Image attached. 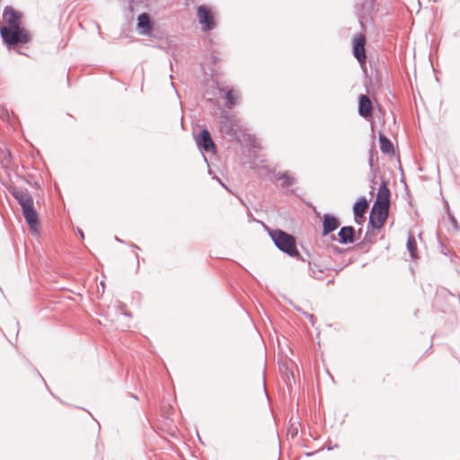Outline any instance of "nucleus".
Here are the masks:
<instances>
[{
	"instance_id": "1",
	"label": "nucleus",
	"mask_w": 460,
	"mask_h": 460,
	"mask_svg": "<svg viewBox=\"0 0 460 460\" xmlns=\"http://www.w3.org/2000/svg\"><path fill=\"white\" fill-rule=\"evenodd\" d=\"M269 234L276 247L289 255L290 257H297L299 252L296 248V238L290 234L281 229H273L269 231Z\"/></svg>"
},
{
	"instance_id": "2",
	"label": "nucleus",
	"mask_w": 460,
	"mask_h": 460,
	"mask_svg": "<svg viewBox=\"0 0 460 460\" xmlns=\"http://www.w3.org/2000/svg\"><path fill=\"white\" fill-rule=\"evenodd\" d=\"M0 35L8 49L26 44L31 40L30 33L21 25L10 28L1 27Z\"/></svg>"
},
{
	"instance_id": "3",
	"label": "nucleus",
	"mask_w": 460,
	"mask_h": 460,
	"mask_svg": "<svg viewBox=\"0 0 460 460\" xmlns=\"http://www.w3.org/2000/svg\"><path fill=\"white\" fill-rule=\"evenodd\" d=\"M389 208L388 207L373 204L367 226L374 229L382 228L388 217Z\"/></svg>"
},
{
	"instance_id": "4",
	"label": "nucleus",
	"mask_w": 460,
	"mask_h": 460,
	"mask_svg": "<svg viewBox=\"0 0 460 460\" xmlns=\"http://www.w3.org/2000/svg\"><path fill=\"white\" fill-rule=\"evenodd\" d=\"M366 37L359 33L353 38L352 51L353 56L359 63L363 70L366 69L367 55H366Z\"/></svg>"
},
{
	"instance_id": "5",
	"label": "nucleus",
	"mask_w": 460,
	"mask_h": 460,
	"mask_svg": "<svg viewBox=\"0 0 460 460\" xmlns=\"http://www.w3.org/2000/svg\"><path fill=\"white\" fill-rule=\"evenodd\" d=\"M197 16L203 31H212L216 27L214 15L207 5L202 4L198 7Z\"/></svg>"
},
{
	"instance_id": "6",
	"label": "nucleus",
	"mask_w": 460,
	"mask_h": 460,
	"mask_svg": "<svg viewBox=\"0 0 460 460\" xmlns=\"http://www.w3.org/2000/svg\"><path fill=\"white\" fill-rule=\"evenodd\" d=\"M9 192L18 201L22 211L34 205L33 199L27 189L13 186L9 189Z\"/></svg>"
},
{
	"instance_id": "7",
	"label": "nucleus",
	"mask_w": 460,
	"mask_h": 460,
	"mask_svg": "<svg viewBox=\"0 0 460 460\" xmlns=\"http://www.w3.org/2000/svg\"><path fill=\"white\" fill-rule=\"evenodd\" d=\"M3 20L5 25H0L1 27H16L22 23V13L10 5H6L3 11Z\"/></svg>"
},
{
	"instance_id": "8",
	"label": "nucleus",
	"mask_w": 460,
	"mask_h": 460,
	"mask_svg": "<svg viewBox=\"0 0 460 460\" xmlns=\"http://www.w3.org/2000/svg\"><path fill=\"white\" fill-rule=\"evenodd\" d=\"M356 230L351 226H341L338 232V237L335 234L331 235L332 241H337L341 244L353 243L356 240Z\"/></svg>"
},
{
	"instance_id": "9",
	"label": "nucleus",
	"mask_w": 460,
	"mask_h": 460,
	"mask_svg": "<svg viewBox=\"0 0 460 460\" xmlns=\"http://www.w3.org/2000/svg\"><path fill=\"white\" fill-rule=\"evenodd\" d=\"M220 131L221 133L234 137L237 130L234 120L228 115L226 111H223L219 117Z\"/></svg>"
},
{
	"instance_id": "10",
	"label": "nucleus",
	"mask_w": 460,
	"mask_h": 460,
	"mask_svg": "<svg viewBox=\"0 0 460 460\" xmlns=\"http://www.w3.org/2000/svg\"><path fill=\"white\" fill-rule=\"evenodd\" d=\"M197 145L199 148L206 152H215L216 146L211 138L210 133L208 128H202L196 139Z\"/></svg>"
},
{
	"instance_id": "11",
	"label": "nucleus",
	"mask_w": 460,
	"mask_h": 460,
	"mask_svg": "<svg viewBox=\"0 0 460 460\" xmlns=\"http://www.w3.org/2000/svg\"><path fill=\"white\" fill-rule=\"evenodd\" d=\"M154 28V22L150 15L143 13L137 17V31L141 35L149 36Z\"/></svg>"
},
{
	"instance_id": "12",
	"label": "nucleus",
	"mask_w": 460,
	"mask_h": 460,
	"mask_svg": "<svg viewBox=\"0 0 460 460\" xmlns=\"http://www.w3.org/2000/svg\"><path fill=\"white\" fill-rule=\"evenodd\" d=\"M323 223V236H327L335 231L341 225L340 220L334 215L326 213L323 214L322 218Z\"/></svg>"
},
{
	"instance_id": "13",
	"label": "nucleus",
	"mask_w": 460,
	"mask_h": 460,
	"mask_svg": "<svg viewBox=\"0 0 460 460\" xmlns=\"http://www.w3.org/2000/svg\"><path fill=\"white\" fill-rule=\"evenodd\" d=\"M390 198L391 192L387 186V181L382 180L374 204L390 208Z\"/></svg>"
},
{
	"instance_id": "14",
	"label": "nucleus",
	"mask_w": 460,
	"mask_h": 460,
	"mask_svg": "<svg viewBox=\"0 0 460 460\" xmlns=\"http://www.w3.org/2000/svg\"><path fill=\"white\" fill-rule=\"evenodd\" d=\"M368 208V201L365 197H360L353 206L354 220L356 224H362L365 220L364 214Z\"/></svg>"
},
{
	"instance_id": "15",
	"label": "nucleus",
	"mask_w": 460,
	"mask_h": 460,
	"mask_svg": "<svg viewBox=\"0 0 460 460\" xmlns=\"http://www.w3.org/2000/svg\"><path fill=\"white\" fill-rule=\"evenodd\" d=\"M27 225L31 231H37L40 227V219L34 205L22 211Z\"/></svg>"
},
{
	"instance_id": "16",
	"label": "nucleus",
	"mask_w": 460,
	"mask_h": 460,
	"mask_svg": "<svg viewBox=\"0 0 460 460\" xmlns=\"http://www.w3.org/2000/svg\"><path fill=\"white\" fill-rule=\"evenodd\" d=\"M373 105L370 99L365 95L360 94L358 96V114L367 119L372 116Z\"/></svg>"
},
{
	"instance_id": "17",
	"label": "nucleus",
	"mask_w": 460,
	"mask_h": 460,
	"mask_svg": "<svg viewBox=\"0 0 460 460\" xmlns=\"http://www.w3.org/2000/svg\"><path fill=\"white\" fill-rule=\"evenodd\" d=\"M380 149L382 153L386 155H394V149L392 141L383 133H379Z\"/></svg>"
},
{
	"instance_id": "18",
	"label": "nucleus",
	"mask_w": 460,
	"mask_h": 460,
	"mask_svg": "<svg viewBox=\"0 0 460 460\" xmlns=\"http://www.w3.org/2000/svg\"><path fill=\"white\" fill-rule=\"evenodd\" d=\"M276 179L278 181H281V187L288 188L295 184L296 180L292 176H290L287 172H279L276 174Z\"/></svg>"
},
{
	"instance_id": "19",
	"label": "nucleus",
	"mask_w": 460,
	"mask_h": 460,
	"mask_svg": "<svg viewBox=\"0 0 460 460\" xmlns=\"http://www.w3.org/2000/svg\"><path fill=\"white\" fill-rule=\"evenodd\" d=\"M407 250L411 257V259L417 258V243L412 234H409L408 240H407Z\"/></svg>"
},
{
	"instance_id": "20",
	"label": "nucleus",
	"mask_w": 460,
	"mask_h": 460,
	"mask_svg": "<svg viewBox=\"0 0 460 460\" xmlns=\"http://www.w3.org/2000/svg\"><path fill=\"white\" fill-rule=\"evenodd\" d=\"M226 100V107L232 109L236 104V96L233 90H227L225 94Z\"/></svg>"
},
{
	"instance_id": "21",
	"label": "nucleus",
	"mask_w": 460,
	"mask_h": 460,
	"mask_svg": "<svg viewBox=\"0 0 460 460\" xmlns=\"http://www.w3.org/2000/svg\"><path fill=\"white\" fill-rule=\"evenodd\" d=\"M375 0H364L360 5L363 12L370 13L374 9Z\"/></svg>"
},
{
	"instance_id": "22",
	"label": "nucleus",
	"mask_w": 460,
	"mask_h": 460,
	"mask_svg": "<svg viewBox=\"0 0 460 460\" xmlns=\"http://www.w3.org/2000/svg\"><path fill=\"white\" fill-rule=\"evenodd\" d=\"M325 270H326V269H323V268L317 269V270H314L312 278L318 279V280H323L325 277Z\"/></svg>"
},
{
	"instance_id": "23",
	"label": "nucleus",
	"mask_w": 460,
	"mask_h": 460,
	"mask_svg": "<svg viewBox=\"0 0 460 460\" xmlns=\"http://www.w3.org/2000/svg\"><path fill=\"white\" fill-rule=\"evenodd\" d=\"M446 206L447 208V216L448 218L454 227V229L457 230L459 228L457 220L456 219L455 216L449 211V206L447 203H446Z\"/></svg>"
},
{
	"instance_id": "24",
	"label": "nucleus",
	"mask_w": 460,
	"mask_h": 460,
	"mask_svg": "<svg viewBox=\"0 0 460 460\" xmlns=\"http://www.w3.org/2000/svg\"><path fill=\"white\" fill-rule=\"evenodd\" d=\"M322 267L315 263L314 261H308V269H309V274L311 277H313V271L317 270V269H321Z\"/></svg>"
},
{
	"instance_id": "25",
	"label": "nucleus",
	"mask_w": 460,
	"mask_h": 460,
	"mask_svg": "<svg viewBox=\"0 0 460 460\" xmlns=\"http://www.w3.org/2000/svg\"><path fill=\"white\" fill-rule=\"evenodd\" d=\"M126 307L127 305L123 303H120L119 305V311L126 316H130V314H128L127 311H126Z\"/></svg>"
},
{
	"instance_id": "26",
	"label": "nucleus",
	"mask_w": 460,
	"mask_h": 460,
	"mask_svg": "<svg viewBox=\"0 0 460 460\" xmlns=\"http://www.w3.org/2000/svg\"><path fill=\"white\" fill-rule=\"evenodd\" d=\"M368 164H369V167H370L372 172H375L376 169L374 168V159H373V155H370V156H369Z\"/></svg>"
},
{
	"instance_id": "27",
	"label": "nucleus",
	"mask_w": 460,
	"mask_h": 460,
	"mask_svg": "<svg viewBox=\"0 0 460 460\" xmlns=\"http://www.w3.org/2000/svg\"><path fill=\"white\" fill-rule=\"evenodd\" d=\"M215 179L217 180V182H219L224 188L227 189L226 186H225V184L221 181V180L218 178V177H215Z\"/></svg>"
},
{
	"instance_id": "28",
	"label": "nucleus",
	"mask_w": 460,
	"mask_h": 460,
	"mask_svg": "<svg viewBox=\"0 0 460 460\" xmlns=\"http://www.w3.org/2000/svg\"><path fill=\"white\" fill-rule=\"evenodd\" d=\"M215 179L217 180V182H219L224 188L227 189L226 186H225V184L221 181V180L218 178V177H215Z\"/></svg>"
},
{
	"instance_id": "29",
	"label": "nucleus",
	"mask_w": 460,
	"mask_h": 460,
	"mask_svg": "<svg viewBox=\"0 0 460 460\" xmlns=\"http://www.w3.org/2000/svg\"><path fill=\"white\" fill-rule=\"evenodd\" d=\"M373 173V179L371 180L372 184H376L375 178H376V172Z\"/></svg>"
},
{
	"instance_id": "30",
	"label": "nucleus",
	"mask_w": 460,
	"mask_h": 460,
	"mask_svg": "<svg viewBox=\"0 0 460 460\" xmlns=\"http://www.w3.org/2000/svg\"><path fill=\"white\" fill-rule=\"evenodd\" d=\"M78 233H79L81 238H84V232L81 229H78Z\"/></svg>"
},
{
	"instance_id": "31",
	"label": "nucleus",
	"mask_w": 460,
	"mask_h": 460,
	"mask_svg": "<svg viewBox=\"0 0 460 460\" xmlns=\"http://www.w3.org/2000/svg\"><path fill=\"white\" fill-rule=\"evenodd\" d=\"M135 256H136V259L137 261V269H138L139 268V256H138L137 253H136Z\"/></svg>"
},
{
	"instance_id": "32",
	"label": "nucleus",
	"mask_w": 460,
	"mask_h": 460,
	"mask_svg": "<svg viewBox=\"0 0 460 460\" xmlns=\"http://www.w3.org/2000/svg\"><path fill=\"white\" fill-rule=\"evenodd\" d=\"M115 240L119 243H124L121 239H119L118 236H115Z\"/></svg>"
},
{
	"instance_id": "33",
	"label": "nucleus",
	"mask_w": 460,
	"mask_h": 460,
	"mask_svg": "<svg viewBox=\"0 0 460 460\" xmlns=\"http://www.w3.org/2000/svg\"><path fill=\"white\" fill-rule=\"evenodd\" d=\"M130 246H131V247H134V248H136V249H140L137 244H134V243L130 244Z\"/></svg>"
},
{
	"instance_id": "34",
	"label": "nucleus",
	"mask_w": 460,
	"mask_h": 460,
	"mask_svg": "<svg viewBox=\"0 0 460 460\" xmlns=\"http://www.w3.org/2000/svg\"><path fill=\"white\" fill-rule=\"evenodd\" d=\"M263 388L266 390V384H265V378L263 377Z\"/></svg>"
},
{
	"instance_id": "35",
	"label": "nucleus",
	"mask_w": 460,
	"mask_h": 460,
	"mask_svg": "<svg viewBox=\"0 0 460 460\" xmlns=\"http://www.w3.org/2000/svg\"><path fill=\"white\" fill-rule=\"evenodd\" d=\"M307 317H309L310 319H313L314 315L313 314H306Z\"/></svg>"
},
{
	"instance_id": "36",
	"label": "nucleus",
	"mask_w": 460,
	"mask_h": 460,
	"mask_svg": "<svg viewBox=\"0 0 460 460\" xmlns=\"http://www.w3.org/2000/svg\"><path fill=\"white\" fill-rule=\"evenodd\" d=\"M332 282H333V279H331V280L328 281V284H331Z\"/></svg>"
},
{
	"instance_id": "37",
	"label": "nucleus",
	"mask_w": 460,
	"mask_h": 460,
	"mask_svg": "<svg viewBox=\"0 0 460 460\" xmlns=\"http://www.w3.org/2000/svg\"><path fill=\"white\" fill-rule=\"evenodd\" d=\"M39 376L40 379H43V376H41V374H39Z\"/></svg>"
},
{
	"instance_id": "38",
	"label": "nucleus",
	"mask_w": 460,
	"mask_h": 460,
	"mask_svg": "<svg viewBox=\"0 0 460 460\" xmlns=\"http://www.w3.org/2000/svg\"><path fill=\"white\" fill-rule=\"evenodd\" d=\"M39 376L40 379H43V376H41V374H39Z\"/></svg>"
},
{
	"instance_id": "39",
	"label": "nucleus",
	"mask_w": 460,
	"mask_h": 460,
	"mask_svg": "<svg viewBox=\"0 0 460 460\" xmlns=\"http://www.w3.org/2000/svg\"><path fill=\"white\" fill-rule=\"evenodd\" d=\"M39 376L40 379H43V376H41V374H39Z\"/></svg>"
}]
</instances>
